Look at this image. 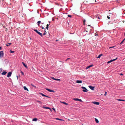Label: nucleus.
I'll return each mask as SVG.
<instances>
[{"mask_svg": "<svg viewBox=\"0 0 125 125\" xmlns=\"http://www.w3.org/2000/svg\"><path fill=\"white\" fill-rule=\"evenodd\" d=\"M22 63L23 64L24 66L26 68H27L28 67L26 64H25L24 62H22Z\"/></svg>", "mask_w": 125, "mask_h": 125, "instance_id": "obj_11", "label": "nucleus"}, {"mask_svg": "<svg viewBox=\"0 0 125 125\" xmlns=\"http://www.w3.org/2000/svg\"><path fill=\"white\" fill-rule=\"evenodd\" d=\"M10 52L11 53H14V51H12L11 50H10Z\"/></svg>", "mask_w": 125, "mask_h": 125, "instance_id": "obj_30", "label": "nucleus"}, {"mask_svg": "<svg viewBox=\"0 0 125 125\" xmlns=\"http://www.w3.org/2000/svg\"><path fill=\"white\" fill-rule=\"evenodd\" d=\"M42 29H44V27H42Z\"/></svg>", "mask_w": 125, "mask_h": 125, "instance_id": "obj_45", "label": "nucleus"}, {"mask_svg": "<svg viewBox=\"0 0 125 125\" xmlns=\"http://www.w3.org/2000/svg\"><path fill=\"white\" fill-rule=\"evenodd\" d=\"M125 39H124V40L122 41V42L120 44H121L124 41H125Z\"/></svg>", "mask_w": 125, "mask_h": 125, "instance_id": "obj_29", "label": "nucleus"}, {"mask_svg": "<svg viewBox=\"0 0 125 125\" xmlns=\"http://www.w3.org/2000/svg\"><path fill=\"white\" fill-rule=\"evenodd\" d=\"M73 100L75 101H78L80 102H82V101L81 99H79L78 98H74Z\"/></svg>", "mask_w": 125, "mask_h": 125, "instance_id": "obj_7", "label": "nucleus"}, {"mask_svg": "<svg viewBox=\"0 0 125 125\" xmlns=\"http://www.w3.org/2000/svg\"><path fill=\"white\" fill-rule=\"evenodd\" d=\"M46 28L47 29V30L48 29V26H47Z\"/></svg>", "mask_w": 125, "mask_h": 125, "instance_id": "obj_38", "label": "nucleus"}, {"mask_svg": "<svg viewBox=\"0 0 125 125\" xmlns=\"http://www.w3.org/2000/svg\"><path fill=\"white\" fill-rule=\"evenodd\" d=\"M36 101L37 102L39 103L40 104H42V102L41 101H39L38 100H36Z\"/></svg>", "mask_w": 125, "mask_h": 125, "instance_id": "obj_21", "label": "nucleus"}, {"mask_svg": "<svg viewBox=\"0 0 125 125\" xmlns=\"http://www.w3.org/2000/svg\"><path fill=\"white\" fill-rule=\"evenodd\" d=\"M60 62H61V61H60Z\"/></svg>", "mask_w": 125, "mask_h": 125, "instance_id": "obj_49", "label": "nucleus"}, {"mask_svg": "<svg viewBox=\"0 0 125 125\" xmlns=\"http://www.w3.org/2000/svg\"><path fill=\"white\" fill-rule=\"evenodd\" d=\"M85 20H83V23H84V24H85Z\"/></svg>", "mask_w": 125, "mask_h": 125, "instance_id": "obj_32", "label": "nucleus"}, {"mask_svg": "<svg viewBox=\"0 0 125 125\" xmlns=\"http://www.w3.org/2000/svg\"><path fill=\"white\" fill-rule=\"evenodd\" d=\"M88 26H90V25H88Z\"/></svg>", "mask_w": 125, "mask_h": 125, "instance_id": "obj_53", "label": "nucleus"}, {"mask_svg": "<svg viewBox=\"0 0 125 125\" xmlns=\"http://www.w3.org/2000/svg\"><path fill=\"white\" fill-rule=\"evenodd\" d=\"M17 78H18V76H17Z\"/></svg>", "mask_w": 125, "mask_h": 125, "instance_id": "obj_51", "label": "nucleus"}, {"mask_svg": "<svg viewBox=\"0 0 125 125\" xmlns=\"http://www.w3.org/2000/svg\"><path fill=\"white\" fill-rule=\"evenodd\" d=\"M21 73H22V74L23 75L24 74V73L23 72H22L21 71Z\"/></svg>", "mask_w": 125, "mask_h": 125, "instance_id": "obj_41", "label": "nucleus"}, {"mask_svg": "<svg viewBox=\"0 0 125 125\" xmlns=\"http://www.w3.org/2000/svg\"><path fill=\"white\" fill-rule=\"evenodd\" d=\"M98 19H100V18H99V17H98Z\"/></svg>", "mask_w": 125, "mask_h": 125, "instance_id": "obj_52", "label": "nucleus"}, {"mask_svg": "<svg viewBox=\"0 0 125 125\" xmlns=\"http://www.w3.org/2000/svg\"><path fill=\"white\" fill-rule=\"evenodd\" d=\"M1 70H0V73L1 72Z\"/></svg>", "mask_w": 125, "mask_h": 125, "instance_id": "obj_50", "label": "nucleus"}, {"mask_svg": "<svg viewBox=\"0 0 125 125\" xmlns=\"http://www.w3.org/2000/svg\"><path fill=\"white\" fill-rule=\"evenodd\" d=\"M124 35H125V33L124 34Z\"/></svg>", "mask_w": 125, "mask_h": 125, "instance_id": "obj_54", "label": "nucleus"}, {"mask_svg": "<svg viewBox=\"0 0 125 125\" xmlns=\"http://www.w3.org/2000/svg\"><path fill=\"white\" fill-rule=\"evenodd\" d=\"M34 31H35V32H37V33H38V31L37 30H36V29H34Z\"/></svg>", "mask_w": 125, "mask_h": 125, "instance_id": "obj_26", "label": "nucleus"}, {"mask_svg": "<svg viewBox=\"0 0 125 125\" xmlns=\"http://www.w3.org/2000/svg\"><path fill=\"white\" fill-rule=\"evenodd\" d=\"M89 88L92 90H94V87H93L92 86L90 85L89 86Z\"/></svg>", "mask_w": 125, "mask_h": 125, "instance_id": "obj_5", "label": "nucleus"}, {"mask_svg": "<svg viewBox=\"0 0 125 125\" xmlns=\"http://www.w3.org/2000/svg\"><path fill=\"white\" fill-rule=\"evenodd\" d=\"M107 93L106 92H105V94H104V95L105 96L106 94Z\"/></svg>", "mask_w": 125, "mask_h": 125, "instance_id": "obj_35", "label": "nucleus"}, {"mask_svg": "<svg viewBox=\"0 0 125 125\" xmlns=\"http://www.w3.org/2000/svg\"><path fill=\"white\" fill-rule=\"evenodd\" d=\"M37 120V118H33L32 119L33 121H36Z\"/></svg>", "mask_w": 125, "mask_h": 125, "instance_id": "obj_18", "label": "nucleus"}, {"mask_svg": "<svg viewBox=\"0 0 125 125\" xmlns=\"http://www.w3.org/2000/svg\"><path fill=\"white\" fill-rule=\"evenodd\" d=\"M45 89L50 92H54V91L53 90H52L48 88H46Z\"/></svg>", "mask_w": 125, "mask_h": 125, "instance_id": "obj_8", "label": "nucleus"}, {"mask_svg": "<svg viewBox=\"0 0 125 125\" xmlns=\"http://www.w3.org/2000/svg\"><path fill=\"white\" fill-rule=\"evenodd\" d=\"M60 102L61 103H63L64 104H65V105H68V104L67 103L65 102Z\"/></svg>", "mask_w": 125, "mask_h": 125, "instance_id": "obj_17", "label": "nucleus"}, {"mask_svg": "<svg viewBox=\"0 0 125 125\" xmlns=\"http://www.w3.org/2000/svg\"><path fill=\"white\" fill-rule=\"evenodd\" d=\"M8 44H8V45H10L11 44V43H8Z\"/></svg>", "mask_w": 125, "mask_h": 125, "instance_id": "obj_40", "label": "nucleus"}, {"mask_svg": "<svg viewBox=\"0 0 125 125\" xmlns=\"http://www.w3.org/2000/svg\"><path fill=\"white\" fill-rule=\"evenodd\" d=\"M123 75V74L122 73H121L120 74V75Z\"/></svg>", "mask_w": 125, "mask_h": 125, "instance_id": "obj_42", "label": "nucleus"}, {"mask_svg": "<svg viewBox=\"0 0 125 125\" xmlns=\"http://www.w3.org/2000/svg\"><path fill=\"white\" fill-rule=\"evenodd\" d=\"M1 47H0V50H1Z\"/></svg>", "mask_w": 125, "mask_h": 125, "instance_id": "obj_46", "label": "nucleus"}, {"mask_svg": "<svg viewBox=\"0 0 125 125\" xmlns=\"http://www.w3.org/2000/svg\"><path fill=\"white\" fill-rule=\"evenodd\" d=\"M95 120L96 123H99V121L96 118H95Z\"/></svg>", "mask_w": 125, "mask_h": 125, "instance_id": "obj_19", "label": "nucleus"}, {"mask_svg": "<svg viewBox=\"0 0 125 125\" xmlns=\"http://www.w3.org/2000/svg\"><path fill=\"white\" fill-rule=\"evenodd\" d=\"M40 23H41V21H39L37 22V23L38 24L39 26V25Z\"/></svg>", "mask_w": 125, "mask_h": 125, "instance_id": "obj_23", "label": "nucleus"}, {"mask_svg": "<svg viewBox=\"0 0 125 125\" xmlns=\"http://www.w3.org/2000/svg\"><path fill=\"white\" fill-rule=\"evenodd\" d=\"M46 32V31H45V32H44L45 33Z\"/></svg>", "mask_w": 125, "mask_h": 125, "instance_id": "obj_47", "label": "nucleus"}, {"mask_svg": "<svg viewBox=\"0 0 125 125\" xmlns=\"http://www.w3.org/2000/svg\"><path fill=\"white\" fill-rule=\"evenodd\" d=\"M43 108H45V109H50L51 110V109L49 108V107H45V106H43Z\"/></svg>", "mask_w": 125, "mask_h": 125, "instance_id": "obj_13", "label": "nucleus"}, {"mask_svg": "<svg viewBox=\"0 0 125 125\" xmlns=\"http://www.w3.org/2000/svg\"><path fill=\"white\" fill-rule=\"evenodd\" d=\"M117 57L115 59H113V60H110V61H108V62H107V63H109L111 62H112L113 61H115V60H117Z\"/></svg>", "mask_w": 125, "mask_h": 125, "instance_id": "obj_3", "label": "nucleus"}, {"mask_svg": "<svg viewBox=\"0 0 125 125\" xmlns=\"http://www.w3.org/2000/svg\"><path fill=\"white\" fill-rule=\"evenodd\" d=\"M12 73L11 72H10L8 73L7 75L8 77H10L12 74Z\"/></svg>", "mask_w": 125, "mask_h": 125, "instance_id": "obj_4", "label": "nucleus"}, {"mask_svg": "<svg viewBox=\"0 0 125 125\" xmlns=\"http://www.w3.org/2000/svg\"><path fill=\"white\" fill-rule=\"evenodd\" d=\"M39 94L41 95L42 96H45V95L43 94L42 93H39Z\"/></svg>", "mask_w": 125, "mask_h": 125, "instance_id": "obj_24", "label": "nucleus"}, {"mask_svg": "<svg viewBox=\"0 0 125 125\" xmlns=\"http://www.w3.org/2000/svg\"><path fill=\"white\" fill-rule=\"evenodd\" d=\"M93 66V65L92 64L90 65L89 66L87 67L86 68V69H88V68H90V67H92V66Z\"/></svg>", "mask_w": 125, "mask_h": 125, "instance_id": "obj_12", "label": "nucleus"}, {"mask_svg": "<svg viewBox=\"0 0 125 125\" xmlns=\"http://www.w3.org/2000/svg\"><path fill=\"white\" fill-rule=\"evenodd\" d=\"M52 78L53 80H56V81H61L60 79L55 78L53 77H52Z\"/></svg>", "mask_w": 125, "mask_h": 125, "instance_id": "obj_9", "label": "nucleus"}, {"mask_svg": "<svg viewBox=\"0 0 125 125\" xmlns=\"http://www.w3.org/2000/svg\"><path fill=\"white\" fill-rule=\"evenodd\" d=\"M102 55V54H100L97 57V58H99Z\"/></svg>", "mask_w": 125, "mask_h": 125, "instance_id": "obj_25", "label": "nucleus"}, {"mask_svg": "<svg viewBox=\"0 0 125 125\" xmlns=\"http://www.w3.org/2000/svg\"><path fill=\"white\" fill-rule=\"evenodd\" d=\"M58 41V40H56V41L57 42V41Z\"/></svg>", "mask_w": 125, "mask_h": 125, "instance_id": "obj_48", "label": "nucleus"}, {"mask_svg": "<svg viewBox=\"0 0 125 125\" xmlns=\"http://www.w3.org/2000/svg\"><path fill=\"white\" fill-rule=\"evenodd\" d=\"M6 46H9V45H8V44H6Z\"/></svg>", "mask_w": 125, "mask_h": 125, "instance_id": "obj_44", "label": "nucleus"}, {"mask_svg": "<svg viewBox=\"0 0 125 125\" xmlns=\"http://www.w3.org/2000/svg\"><path fill=\"white\" fill-rule=\"evenodd\" d=\"M70 59V58H68L67 59L65 60L66 61H67L69 60Z\"/></svg>", "mask_w": 125, "mask_h": 125, "instance_id": "obj_31", "label": "nucleus"}, {"mask_svg": "<svg viewBox=\"0 0 125 125\" xmlns=\"http://www.w3.org/2000/svg\"><path fill=\"white\" fill-rule=\"evenodd\" d=\"M4 55L3 52L2 51L0 52V58H1L3 57Z\"/></svg>", "mask_w": 125, "mask_h": 125, "instance_id": "obj_2", "label": "nucleus"}, {"mask_svg": "<svg viewBox=\"0 0 125 125\" xmlns=\"http://www.w3.org/2000/svg\"><path fill=\"white\" fill-rule=\"evenodd\" d=\"M46 34V33L45 32H44L43 34V35H45Z\"/></svg>", "mask_w": 125, "mask_h": 125, "instance_id": "obj_37", "label": "nucleus"}, {"mask_svg": "<svg viewBox=\"0 0 125 125\" xmlns=\"http://www.w3.org/2000/svg\"><path fill=\"white\" fill-rule=\"evenodd\" d=\"M52 109H53V110H54V111H55V108H52Z\"/></svg>", "mask_w": 125, "mask_h": 125, "instance_id": "obj_39", "label": "nucleus"}, {"mask_svg": "<svg viewBox=\"0 0 125 125\" xmlns=\"http://www.w3.org/2000/svg\"><path fill=\"white\" fill-rule=\"evenodd\" d=\"M31 86H32L33 87H35V88H36V86H34V85H33L32 84H31Z\"/></svg>", "mask_w": 125, "mask_h": 125, "instance_id": "obj_27", "label": "nucleus"}, {"mask_svg": "<svg viewBox=\"0 0 125 125\" xmlns=\"http://www.w3.org/2000/svg\"><path fill=\"white\" fill-rule=\"evenodd\" d=\"M45 97H48V98H51L50 97L48 96H46V95H45Z\"/></svg>", "mask_w": 125, "mask_h": 125, "instance_id": "obj_34", "label": "nucleus"}, {"mask_svg": "<svg viewBox=\"0 0 125 125\" xmlns=\"http://www.w3.org/2000/svg\"><path fill=\"white\" fill-rule=\"evenodd\" d=\"M68 16L69 17H72V16L71 15H68Z\"/></svg>", "mask_w": 125, "mask_h": 125, "instance_id": "obj_28", "label": "nucleus"}, {"mask_svg": "<svg viewBox=\"0 0 125 125\" xmlns=\"http://www.w3.org/2000/svg\"><path fill=\"white\" fill-rule=\"evenodd\" d=\"M76 82L78 83H82V81L81 80H77L76 81Z\"/></svg>", "mask_w": 125, "mask_h": 125, "instance_id": "obj_10", "label": "nucleus"}, {"mask_svg": "<svg viewBox=\"0 0 125 125\" xmlns=\"http://www.w3.org/2000/svg\"><path fill=\"white\" fill-rule=\"evenodd\" d=\"M81 88L82 89H84L83 90V92H87V91L88 90L86 88L82 86Z\"/></svg>", "mask_w": 125, "mask_h": 125, "instance_id": "obj_1", "label": "nucleus"}, {"mask_svg": "<svg viewBox=\"0 0 125 125\" xmlns=\"http://www.w3.org/2000/svg\"><path fill=\"white\" fill-rule=\"evenodd\" d=\"M117 100L119 101H125V100H124L123 99H117Z\"/></svg>", "mask_w": 125, "mask_h": 125, "instance_id": "obj_20", "label": "nucleus"}, {"mask_svg": "<svg viewBox=\"0 0 125 125\" xmlns=\"http://www.w3.org/2000/svg\"><path fill=\"white\" fill-rule=\"evenodd\" d=\"M7 73L5 71H4V72H3L1 73V74L2 75H5Z\"/></svg>", "mask_w": 125, "mask_h": 125, "instance_id": "obj_16", "label": "nucleus"}, {"mask_svg": "<svg viewBox=\"0 0 125 125\" xmlns=\"http://www.w3.org/2000/svg\"><path fill=\"white\" fill-rule=\"evenodd\" d=\"M49 26V25L48 24H47V26H48V27Z\"/></svg>", "mask_w": 125, "mask_h": 125, "instance_id": "obj_43", "label": "nucleus"}, {"mask_svg": "<svg viewBox=\"0 0 125 125\" xmlns=\"http://www.w3.org/2000/svg\"><path fill=\"white\" fill-rule=\"evenodd\" d=\"M37 33L41 36V37H42V33L40 32H39L38 31Z\"/></svg>", "mask_w": 125, "mask_h": 125, "instance_id": "obj_15", "label": "nucleus"}, {"mask_svg": "<svg viewBox=\"0 0 125 125\" xmlns=\"http://www.w3.org/2000/svg\"><path fill=\"white\" fill-rule=\"evenodd\" d=\"M56 120H60V121H63V120L62 119H59V118H56Z\"/></svg>", "mask_w": 125, "mask_h": 125, "instance_id": "obj_22", "label": "nucleus"}, {"mask_svg": "<svg viewBox=\"0 0 125 125\" xmlns=\"http://www.w3.org/2000/svg\"><path fill=\"white\" fill-rule=\"evenodd\" d=\"M115 47V46H112V47H109V48L110 49V48H114Z\"/></svg>", "mask_w": 125, "mask_h": 125, "instance_id": "obj_33", "label": "nucleus"}, {"mask_svg": "<svg viewBox=\"0 0 125 125\" xmlns=\"http://www.w3.org/2000/svg\"><path fill=\"white\" fill-rule=\"evenodd\" d=\"M92 103L96 105H99V103L97 102H93Z\"/></svg>", "mask_w": 125, "mask_h": 125, "instance_id": "obj_6", "label": "nucleus"}, {"mask_svg": "<svg viewBox=\"0 0 125 125\" xmlns=\"http://www.w3.org/2000/svg\"><path fill=\"white\" fill-rule=\"evenodd\" d=\"M107 18L109 19H110V17H109V16H107Z\"/></svg>", "mask_w": 125, "mask_h": 125, "instance_id": "obj_36", "label": "nucleus"}, {"mask_svg": "<svg viewBox=\"0 0 125 125\" xmlns=\"http://www.w3.org/2000/svg\"><path fill=\"white\" fill-rule=\"evenodd\" d=\"M23 88L25 90H27L28 91H29L28 89L27 88L26 86H24L23 87Z\"/></svg>", "mask_w": 125, "mask_h": 125, "instance_id": "obj_14", "label": "nucleus"}]
</instances>
